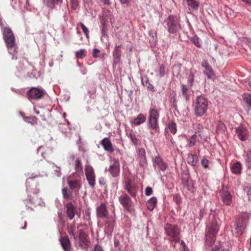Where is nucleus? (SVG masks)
Wrapping results in <instances>:
<instances>
[{
    "mask_svg": "<svg viewBox=\"0 0 251 251\" xmlns=\"http://www.w3.org/2000/svg\"><path fill=\"white\" fill-rule=\"evenodd\" d=\"M220 194L224 204L227 206L230 205L232 201V197L230 192L227 190L222 189Z\"/></svg>",
    "mask_w": 251,
    "mask_h": 251,
    "instance_id": "obj_17",
    "label": "nucleus"
},
{
    "mask_svg": "<svg viewBox=\"0 0 251 251\" xmlns=\"http://www.w3.org/2000/svg\"><path fill=\"white\" fill-rule=\"evenodd\" d=\"M109 19H110V22L111 24H114V23L115 22V20L114 17L112 14H110L109 15Z\"/></svg>",
    "mask_w": 251,
    "mask_h": 251,
    "instance_id": "obj_64",
    "label": "nucleus"
},
{
    "mask_svg": "<svg viewBox=\"0 0 251 251\" xmlns=\"http://www.w3.org/2000/svg\"><path fill=\"white\" fill-rule=\"evenodd\" d=\"M87 51L86 50L82 49L76 50L75 52V57L82 59L86 56Z\"/></svg>",
    "mask_w": 251,
    "mask_h": 251,
    "instance_id": "obj_44",
    "label": "nucleus"
},
{
    "mask_svg": "<svg viewBox=\"0 0 251 251\" xmlns=\"http://www.w3.org/2000/svg\"><path fill=\"white\" fill-rule=\"evenodd\" d=\"M146 119L145 115L142 113H140L138 115L136 118H134L130 122V123L132 125L138 126L144 123L146 121Z\"/></svg>",
    "mask_w": 251,
    "mask_h": 251,
    "instance_id": "obj_27",
    "label": "nucleus"
},
{
    "mask_svg": "<svg viewBox=\"0 0 251 251\" xmlns=\"http://www.w3.org/2000/svg\"><path fill=\"white\" fill-rule=\"evenodd\" d=\"M85 174L89 185L93 188L96 184V175L93 167L89 165H85Z\"/></svg>",
    "mask_w": 251,
    "mask_h": 251,
    "instance_id": "obj_11",
    "label": "nucleus"
},
{
    "mask_svg": "<svg viewBox=\"0 0 251 251\" xmlns=\"http://www.w3.org/2000/svg\"><path fill=\"white\" fill-rule=\"evenodd\" d=\"M80 25L83 31L84 32L86 38L87 39H89V30L88 29V28L82 23H81L80 24Z\"/></svg>",
    "mask_w": 251,
    "mask_h": 251,
    "instance_id": "obj_52",
    "label": "nucleus"
},
{
    "mask_svg": "<svg viewBox=\"0 0 251 251\" xmlns=\"http://www.w3.org/2000/svg\"><path fill=\"white\" fill-rule=\"evenodd\" d=\"M165 69L166 66L164 64H162L160 66L159 70V75L160 77H162L164 76L165 74Z\"/></svg>",
    "mask_w": 251,
    "mask_h": 251,
    "instance_id": "obj_53",
    "label": "nucleus"
},
{
    "mask_svg": "<svg viewBox=\"0 0 251 251\" xmlns=\"http://www.w3.org/2000/svg\"><path fill=\"white\" fill-rule=\"evenodd\" d=\"M182 183L184 186H188L189 185V179L188 177L186 175L185 176H183L182 178Z\"/></svg>",
    "mask_w": 251,
    "mask_h": 251,
    "instance_id": "obj_58",
    "label": "nucleus"
},
{
    "mask_svg": "<svg viewBox=\"0 0 251 251\" xmlns=\"http://www.w3.org/2000/svg\"><path fill=\"white\" fill-rule=\"evenodd\" d=\"M119 201L122 206L129 212L134 210L133 203L130 198L126 194L123 193L119 197Z\"/></svg>",
    "mask_w": 251,
    "mask_h": 251,
    "instance_id": "obj_12",
    "label": "nucleus"
},
{
    "mask_svg": "<svg viewBox=\"0 0 251 251\" xmlns=\"http://www.w3.org/2000/svg\"><path fill=\"white\" fill-rule=\"evenodd\" d=\"M63 197L65 199L71 200L73 198L72 192L68 188L65 187L62 189Z\"/></svg>",
    "mask_w": 251,
    "mask_h": 251,
    "instance_id": "obj_41",
    "label": "nucleus"
},
{
    "mask_svg": "<svg viewBox=\"0 0 251 251\" xmlns=\"http://www.w3.org/2000/svg\"><path fill=\"white\" fill-rule=\"evenodd\" d=\"M186 2L189 10L191 12L197 10L200 5L199 0H185Z\"/></svg>",
    "mask_w": 251,
    "mask_h": 251,
    "instance_id": "obj_29",
    "label": "nucleus"
},
{
    "mask_svg": "<svg viewBox=\"0 0 251 251\" xmlns=\"http://www.w3.org/2000/svg\"><path fill=\"white\" fill-rule=\"evenodd\" d=\"M137 160L139 162V165L144 168L147 165V161L146 158V151L144 149H138L136 151Z\"/></svg>",
    "mask_w": 251,
    "mask_h": 251,
    "instance_id": "obj_16",
    "label": "nucleus"
},
{
    "mask_svg": "<svg viewBox=\"0 0 251 251\" xmlns=\"http://www.w3.org/2000/svg\"><path fill=\"white\" fill-rule=\"evenodd\" d=\"M100 144L103 147L105 151L110 153L114 151V148L113 145L109 138H104L100 141Z\"/></svg>",
    "mask_w": 251,
    "mask_h": 251,
    "instance_id": "obj_23",
    "label": "nucleus"
},
{
    "mask_svg": "<svg viewBox=\"0 0 251 251\" xmlns=\"http://www.w3.org/2000/svg\"><path fill=\"white\" fill-rule=\"evenodd\" d=\"M107 31V28L105 24V22L103 21L102 23V26L101 27V33L102 36H105Z\"/></svg>",
    "mask_w": 251,
    "mask_h": 251,
    "instance_id": "obj_54",
    "label": "nucleus"
},
{
    "mask_svg": "<svg viewBox=\"0 0 251 251\" xmlns=\"http://www.w3.org/2000/svg\"><path fill=\"white\" fill-rule=\"evenodd\" d=\"M208 104L209 101L207 98L201 95L197 96L194 104V109L196 116H202L208 109Z\"/></svg>",
    "mask_w": 251,
    "mask_h": 251,
    "instance_id": "obj_4",
    "label": "nucleus"
},
{
    "mask_svg": "<svg viewBox=\"0 0 251 251\" xmlns=\"http://www.w3.org/2000/svg\"><path fill=\"white\" fill-rule=\"evenodd\" d=\"M249 219V214L243 212L240 214L234 223L235 230L238 234H242L246 227Z\"/></svg>",
    "mask_w": 251,
    "mask_h": 251,
    "instance_id": "obj_6",
    "label": "nucleus"
},
{
    "mask_svg": "<svg viewBox=\"0 0 251 251\" xmlns=\"http://www.w3.org/2000/svg\"><path fill=\"white\" fill-rule=\"evenodd\" d=\"M244 158L246 167L251 169V150L244 151Z\"/></svg>",
    "mask_w": 251,
    "mask_h": 251,
    "instance_id": "obj_35",
    "label": "nucleus"
},
{
    "mask_svg": "<svg viewBox=\"0 0 251 251\" xmlns=\"http://www.w3.org/2000/svg\"><path fill=\"white\" fill-rule=\"evenodd\" d=\"M191 41L198 48H201V47L200 43V39L197 35H195L191 39Z\"/></svg>",
    "mask_w": 251,
    "mask_h": 251,
    "instance_id": "obj_47",
    "label": "nucleus"
},
{
    "mask_svg": "<svg viewBox=\"0 0 251 251\" xmlns=\"http://www.w3.org/2000/svg\"><path fill=\"white\" fill-rule=\"evenodd\" d=\"M165 233L169 236L168 240L175 244L180 241V229L177 225L167 224L164 226Z\"/></svg>",
    "mask_w": 251,
    "mask_h": 251,
    "instance_id": "obj_5",
    "label": "nucleus"
},
{
    "mask_svg": "<svg viewBox=\"0 0 251 251\" xmlns=\"http://www.w3.org/2000/svg\"><path fill=\"white\" fill-rule=\"evenodd\" d=\"M74 169L75 173L78 176H81L83 174L82 163L79 158H76L74 163Z\"/></svg>",
    "mask_w": 251,
    "mask_h": 251,
    "instance_id": "obj_26",
    "label": "nucleus"
},
{
    "mask_svg": "<svg viewBox=\"0 0 251 251\" xmlns=\"http://www.w3.org/2000/svg\"><path fill=\"white\" fill-rule=\"evenodd\" d=\"M196 73V71L193 72L192 70L190 71V75L188 77V84L189 85L190 87H191L193 85V83L194 81V74Z\"/></svg>",
    "mask_w": 251,
    "mask_h": 251,
    "instance_id": "obj_48",
    "label": "nucleus"
},
{
    "mask_svg": "<svg viewBox=\"0 0 251 251\" xmlns=\"http://www.w3.org/2000/svg\"><path fill=\"white\" fill-rule=\"evenodd\" d=\"M244 100L248 104L249 107H251V94H244L243 95Z\"/></svg>",
    "mask_w": 251,
    "mask_h": 251,
    "instance_id": "obj_49",
    "label": "nucleus"
},
{
    "mask_svg": "<svg viewBox=\"0 0 251 251\" xmlns=\"http://www.w3.org/2000/svg\"><path fill=\"white\" fill-rule=\"evenodd\" d=\"M2 31L6 46L15 45V38L11 29L9 27H5L3 28Z\"/></svg>",
    "mask_w": 251,
    "mask_h": 251,
    "instance_id": "obj_9",
    "label": "nucleus"
},
{
    "mask_svg": "<svg viewBox=\"0 0 251 251\" xmlns=\"http://www.w3.org/2000/svg\"><path fill=\"white\" fill-rule=\"evenodd\" d=\"M62 3L63 0H46V6L51 9H57Z\"/></svg>",
    "mask_w": 251,
    "mask_h": 251,
    "instance_id": "obj_28",
    "label": "nucleus"
},
{
    "mask_svg": "<svg viewBox=\"0 0 251 251\" xmlns=\"http://www.w3.org/2000/svg\"><path fill=\"white\" fill-rule=\"evenodd\" d=\"M45 93V91L43 89L33 87L27 91L26 94L28 100L30 101H32L33 100H38L43 98Z\"/></svg>",
    "mask_w": 251,
    "mask_h": 251,
    "instance_id": "obj_8",
    "label": "nucleus"
},
{
    "mask_svg": "<svg viewBox=\"0 0 251 251\" xmlns=\"http://www.w3.org/2000/svg\"><path fill=\"white\" fill-rule=\"evenodd\" d=\"M241 164L237 161L232 165L231 171L233 174L239 175L241 173Z\"/></svg>",
    "mask_w": 251,
    "mask_h": 251,
    "instance_id": "obj_36",
    "label": "nucleus"
},
{
    "mask_svg": "<svg viewBox=\"0 0 251 251\" xmlns=\"http://www.w3.org/2000/svg\"><path fill=\"white\" fill-rule=\"evenodd\" d=\"M71 8L75 10L78 6V0H71Z\"/></svg>",
    "mask_w": 251,
    "mask_h": 251,
    "instance_id": "obj_57",
    "label": "nucleus"
},
{
    "mask_svg": "<svg viewBox=\"0 0 251 251\" xmlns=\"http://www.w3.org/2000/svg\"><path fill=\"white\" fill-rule=\"evenodd\" d=\"M122 47L121 44L119 45L116 44L112 51L113 67H116L118 64H120L121 62L122 50L120 48Z\"/></svg>",
    "mask_w": 251,
    "mask_h": 251,
    "instance_id": "obj_15",
    "label": "nucleus"
},
{
    "mask_svg": "<svg viewBox=\"0 0 251 251\" xmlns=\"http://www.w3.org/2000/svg\"><path fill=\"white\" fill-rule=\"evenodd\" d=\"M142 84L146 87L148 90L154 92L155 89L154 86L149 82V78L147 75H144L141 77Z\"/></svg>",
    "mask_w": 251,
    "mask_h": 251,
    "instance_id": "obj_32",
    "label": "nucleus"
},
{
    "mask_svg": "<svg viewBox=\"0 0 251 251\" xmlns=\"http://www.w3.org/2000/svg\"><path fill=\"white\" fill-rule=\"evenodd\" d=\"M112 161L108 171L113 177H116L119 176L120 172L119 161L118 158H113Z\"/></svg>",
    "mask_w": 251,
    "mask_h": 251,
    "instance_id": "obj_14",
    "label": "nucleus"
},
{
    "mask_svg": "<svg viewBox=\"0 0 251 251\" xmlns=\"http://www.w3.org/2000/svg\"><path fill=\"white\" fill-rule=\"evenodd\" d=\"M168 127L170 131L173 134H175L177 131V127L176 124L174 122H170L168 124Z\"/></svg>",
    "mask_w": 251,
    "mask_h": 251,
    "instance_id": "obj_46",
    "label": "nucleus"
},
{
    "mask_svg": "<svg viewBox=\"0 0 251 251\" xmlns=\"http://www.w3.org/2000/svg\"><path fill=\"white\" fill-rule=\"evenodd\" d=\"M97 216L98 218H106L108 215V211L106 208V205L104 203H101L96 208Z\"/></svg>",
    "mask_w": 251,
    "mask_h": 251,
    "instance_id": "obj_22",
    "label": "nucleus"
},
{
    "mask_svg": "<svg viewBox=\"0 0 251 251\" xmlns=\"http://www.w3.org/2000/svg\"><path fill=\"white\" fill-rule=\"evenodd\" d=\"M114 220L113 219L112 221H107L105 225V231L109 233H111L114 230Z\"/></svg>",
    "mask_w": 251,
    "mask_h": 251,
    "instance_id": "obj_39",
    "label": "nucleus"
},
{
    "mask_svg": "<svg viewBox=\"0 0 251 251\" xmlns=\"http://www.w3.org/2000/svg\"><path fill=\"white\" fill-rule=\"evenodd\" d=\"M66 214L70 220H72L75 216L76 212V208L73 203L71 202H68L66 204Z\"/></svg>",
    "mask_w": 251,
    "mask_h": 251,
    "instance_id": "obj_24",
    "label": "nucleus"
},
{
    "mask_svg": "<svg viewBox=\"0 0 251 251\" xmlns=\"http://www.w3.org/2000/svg\"><path fill=\"white\" fill-rule=\"evenodd\" d=\"M156 202H157V199H156V197H152L148 201L147 203L156 206Z\"/></svg>",
    "mask_w": 251,
    "mask_h": 251,
    "instance_id": "obj_59",
    "label": "nucleus"
},
{
    "mask_svg": "<svg viewBox=\"0 0 251 251\" xmlns=\"http://www.w3.org/2000/svg\"><path fill=\"white\" fill-rule=\"evenodd\" d=\"M79 246L83 247L88 245L89 240L88 235L82 229H78Z\"/></svg>",
    "mask_w": 251,
    "mask_h": 251,
    "instance_id": "obj_18",
    "label": "nucleus"
},
{
    "mask_svg": "<svg viewBox=\"0 0 251 251\" xmlns=\"http://www.w3.org/2000/svg\"><path fill=\"white\" fill-rule=\"evenodd\" d=\"M198 162V156L196 154H189L187 157L188 163L192 166H195Z\"/></svg>",
    "mask_w": 251,
    "mask_h": 251,
    "instance_id": "obj_38",
    "label": "nucleus"
},
{
    "mask_svg": "<svg viewBox=\"0 0 251 251\" xmlns=\"http://www.w3.org/2000/svg\"><path fill=\"white\" fill-rule=\"evenodd\" d=\"M221 223V221L217 215H209V223L206 225L205 234V240L207 245L212 246L215 243Z\"/></svg>",
    "mask_w": 251,
    "mask_h": 251,
    "instance_id": "obj_1",
    "label": "nucleus"
},
{
    "mask_svg": "<svg viewBox=\"0 0 251 251\" xmlns=\"http://www.w3.org/2000/svg\"><path fill=\"white\" fill-rule=\"evenodd\" d=\"M125 189L133 198H135L138 191V187L130 180H128L125 185Z\"/></svg>",
    "mask_w": 251,
    "mask_h": 251,
    "instance_id": "obj_19",
    "label": "nucleus"
},
{
    "mask_svg": "<svg viewBox=\"0 0 251 251\" xmlns=\"http://www.w3.org/2000/svg\"><path fill=\"white\" fill-rule=\"evenodd\" d=\"M243 190L249 197L251 195V186H245L244 187Z\"/></svg>",
    "mask_w": 251,
    "mask_h": 251,
    "instance_id": "obj_60",
    "label": "nucleus"
},
{
    "mask_svg": "<svg viewBox=\"0 0 251 251\" xmlns=\"http://www.w3.org/2000/svg\"><path fill=\"white\" fill-rule=\"evenodd\" d=\"M128 137L130 138L131 142L134 145H137L138 144V140L135 134L130 133L128 135Z\"/></svg>",
    "mask_w": 251,
    "mask_h": 251,
    "instance_id": "obj_51",
    "label": "nucleus"
},
{
    "mask_svg": "<svg viewBox=\"0 0 251 251\" xmlns=\"http://www.w3.org/2000/svg\"><path fill=\"white\" fill-rule=\"evenodd\" d=\"M51 164L53 167H55V169L54 170V174L57 177H60L62 173L61 171V168L59 166H56L54 163H51Z\"/></svg>",
    "mask_w": 251,
    "mask_h": 251,
    "instance_id": "obj_50",
    "label": "nucleus"
},
{
    "mask_svg": "<svg viewBox=\"0 0 251 251\" xmlns=\"http://www.w3.org/2000/svg\"><path fill=\"white\" fill-rule=\"evenodd\" d=\"M199 137H201V135L200 133L197 134V132L195 134L191 136L190 139H188V147L190 148L194 146L197 142H200Z\"/></svg>",
    "mask_w": 251,
    "mask_h": 251,
    "instance_id": "obj_33",
    "label": "nucleus"
},
{
    "mask_svg": "<svg viewBox=\"0 0 251 251\" xmlns=\"http://www.w3.org/2000/svg\"><path fill=\"white\" fill-rule=\"evenodd\" d=\"M68 233L72 236L75 241H77V236L75 234V225L72 224L68 228Z\"/></svg>",
    "mask_w": 251,
    "mask_h": 251,
    "instance_id": "obj_42",
    "label": "nucleus"
},
{
    "mask_svg": "<svg viewBox=\"0 0 251 251\" xmlns=\"http://www.w3.org/2000/svg\"><path fill=\"white\" fill-rule=\"evenodd\" d=\"M181 86L182 96L188 102L190 100L191 91L185 85L182 84Z\"/></svg>",
    "mask_w": 251,
    "mask_h": 251,
    "instance_id": "obj_31",
    "label": "nucleus"
},
{
    "mask_svg": "<svg viewBox=\"0 0 251 251\" xmlns=\"http://www.w3.org/2000/svg\"><path fill=\"white\" fill-rule=\"evenodd\" d=\"M235 134L237 137L242 141H246L249 136V132L246 126L240 125L235 128Z\"/></svg>",
    "mask_w": 251,
    "mask_h": 251,
    "instance_id": "obj_13",
    "label": "nucleus"
},
{
    "mask_svg": "<svg viewBox=\"0 0 251 251\" xmlns=\"http://www.w3.org/2000/svg\"><path fill=\"white\" fill-rule=\"evenodd\" d=\"M105 54L104 52L101 53L99 49L94 48L93 50V56L94 58L99 57L100 58H103Z\"/></svg>",
    "mask_w": 251,
    "mask_h": 251,
    "instance_id": "obj_45",
    "label": "nucleus"
},
{
    "mask_svg": "<svg viewBox=\"0 0 251 251\" xmlns=\"http://www.w3.org/2000/svg\"><path fill=\"white\" fill-rule=\"evenodd\" d=\"M23 119L25 122L32 126L37 124V118L36 117H24Z\"/></svg>",
    "mask_w": 251,
    "mask_h": 251,
    "instance_id": "obj_43",
    "label": "nucleus"
},
{
    "mask_svg": "<svg viewBox=\"0 0 251 251\" xmlns=\"http://www.w3.org/2000/svg\"><path fill=\"white\" fill-rule=\"evenodd\" d=\"M6 47L8 53L12 55V59L17 60L18 59V57L17 55V54L18 53V50L16 44H15V45H11L9 46H7Z\"/></svg>",
    "mask_w": 251,
    "mask_h": 251,
    "instance_id": "obj_34",
    "label": "nucleus"
},
{
    "mask_svg": "<svg viewBox=\"0 0 251 251\" xmlns=\"http://www.w3.org/2000/svg\"><path fill=\"white\" fill-rule=\"evenodd\" d=\"M159 118V113L158 111L154 108L150 109L148 117V126L154 131H157L159 129L158 121Z\"/></svg>",
    "mask_w": 251,
    "mask_h": 251,
    "instance_id": "obj_7",
    "label": "nucleus"
},
{
    "mask_svg": "<svg viewBox=\"0 0 251 251\" xmlns=\"http://www.w3.org/2000/svg\"><path fill=\"white\" fill-rule=\"evenodd\" d=\"M213 244L211 247L212 251H230L229 244L226 242H219L216 244Z\"/></svg>",
    "mask_w": 251,
    "mask_h": 251,
    "instance_id": "obj_20",
    "label": "nucleus"
},
{
    "mask_svg": "<svg viewBox=\"0 0 251 251\" xmlns=\"http://www.w3.org/2000/svg\"><path fill=\"white\" fill-rule=\"evenodd\" d=\"M164 28L172 34H176L181 29L180 19L175 15H170L162 22Z\"/></svg>",
    "mask_w": 251,
    "mask_h": 251,
    "instance_id": "obj_3",
    "label": "nucleus"
},
{
    "mask_svg": "<svg viewBox=\"0 0 251 251\" xmlns=\"http://www.w3.org/2000/svg\"><path fill=\"white\" fill-rule=\"evenodd\" d=\"M152 189L150 187H147L145 189V194L146 196H150L152 193Z\"/></svg>",
    "mask_w": 251,
    "mask_h": 251,
    "instance_id": "obj_61",
    "label": "nucleus"
},
{
    "mask_svg": "<svg viewBox=\"0 0 251 251\" xmlns=\"http://www.w3.org/2000/svg\"><path fill=\"white\" fill-rule=\"evenodd\" d=\"M68 185L71 190H79L81 187V181L78 179L68 181Z\"/></svg>",
    "mask_w": 251,
    "mask_h": 251,
    "instance_id": "obj_30",
    "label": "nucleus"
},
{
    "mask_svg": "<svg viewBox=\"0 0 251 251\" xmlns=\"http://www.w3.org/2000/svg\"><path fill=\"white\" fill-rule=\"evenodd\" d=\"M99 183H100V185H106V182H105L104 178L103 177H101L100 178Z\"/></svg>",
    "mask_w": 251,
    "mask_h": 251,
    "instance_id": "obj_63",
    "label": "nucleus"
},
{
    "mask_svg": "<svg viewBox=\"0 0 251 251\" xmlns=\"http://www.w3.org/2000/svg\"><path fill=\"white\" fill-rule=\"evenodd\" d=\"M94 251H103V250L100 245L97 244L95 246Z\"/></svg>",
    "mask_w": 251,
    "mask_h": 251,
    "instance_id": "obj_62",
    "label": "nucleus"
},
{
    "mask_svg": "<svg viewBox=\"0 0 251 251\" xmlns=\"http://www.w3.org/2000/svg\"><path fill=\"white\" fill-rule=\"evenodd\" d=\"M39 175H32L31 176L28 177L26 180V190L29 193H33L35 196L34 197H31L30 195H28V198L25 199L24 201L25 204V206L27 209H32V206L36 207L38 205H42V201L40 198H38L37 196L36 195L39 192V190L35 188L33 189L31 188L30 184H33V185L36 184V182L34 181V178L38 177Z\"/></svg>",
    "mask_w": 251,
    "mask_h": 251,
    "instance_id": "obj_2",
    "label": "nucleus"
},
{
    "mask_svg": "<svg viewBox=\"0 0 251 251\" xmlns=\"http://www.w3.org/2000/svg\"><path fill=\"white\" fill-rule=\"evenodd\" d=\"M193 128L196 130L197 131L196 132L199 133L201 130L202 129V126L200 124H194L193 125ZM198 134V133H197Z\"/></svg>",
    "mask_w": 251,
    "mask_h": 251,
    "instance_id": "obj_55",
    "label": "nucleus"
},
{
    "mask_svg": "<svg viewBox=\"0 0 251 251\" xmlns=\"http://www.w3.org/2000/svg\"><path fill=\"white\" fill-rule=\"evenodd\" d=\"M226 130L225 124L222 121H219L216 125V132L218 134L223 133Z\"/></svg>",
    "mask_w": 251,
    "mask_h": 251,
    "instance_id": "obj_40",
    "label": "nucleus"
},
{
    "mask_svg": "<svg viewBox=\"0 0 251 251\" xmlns=\"http://www.w3.org/2000/svg\"><path fill=\"white\" fill-rule=\"evenodd\" d=\"M124 237L120 234H117L114 237V247L118 249L119 251H122V246L120 244V241L123 240Z\"/></svg>",
    "mask_w": 251,
    "mask_h": 251,
    "instance_id": "obj_37",
    "label": "nucleus"
},
{
    "mask_svg": "<svg viewBox=\"0 0 251 251\" xmlns=\"http://www.w3.org/2000/svg\"><path fill=\"white\" fill-rule=\"evenodd\" d=\"M60 244L64 251H71V244L68 236L61 237L59 239Z\"/></svg>",
    "mask_w": 251,
    "mask_h": 251,
    "instance_id": "obj_25",
    "label": "nucleus"
},
{
    "mask_svg": "<svg viewBox=\"0 0 251 251\" xmlns=\"http://www.w3.org/2000/svg\"><path fill=\"white\" fill-rule=\"evenodd\" d=\"M201 66L205 69L203 74L207 76L208 79H213L215 75L212 67L205 60H203L201 62Z\"/></svg>",
    "mask_w": 251,
    "mask_h": 251,
    "instance_id": "obj_21",
    "label": "nucleus"
},
{
    "mask_svg": "<svg viewBox=\"0 0 251 251\" xmlns=\"http://www.w3.org/2000/svg\"><path fill=\"white\" fill-rule=\"evenodd\" d=\"M153 166L155 170L158 172H164L168 168V164L160 155L152 158Z\"/></svg>",
    "mask_w": 251,
    "mask_h": 251,
    "instance_id": "obj_10",
    "label": "nucleus"
},
{
    "mask_svg": "<svg viewBox=\"0 0 251 251\" xmlns=\"http://www.w3.org/2000/svg\"><path fill=\"white\" fill-rule=\"evenodd\" d=\"M209 161L205 157H203L201 160V164L204 168H207L208 167Z\"/></svg>",
    "mask_w": 251,
    "mask_h": 251,
    "instance_id": "obj_56",
    "label": "nucleus"
}]
</instances>
